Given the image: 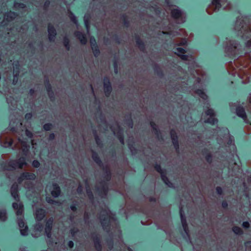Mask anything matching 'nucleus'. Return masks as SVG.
Masks as SVG:
<instances>
[{"label": "nucleus", "instance_id": "nucleus-1", "mask_svg": "<svg viewBox=\"0 0 251 251\" xmlns=\"http://www.w3.org/2000/svg\"><path fill=\"white\" fill-rule=\"evenodd\" d=\"M0 143L2 146L5 148L10 147L13 144H14V148L21 150L24 154H26L28 151L29 146L27 145L26 142L22 141L18 139L17 142H15L10 137H5L1 136L0 137Z\"/></svg>", "mask_w": 251, "mask_h": 251}, {"label": "nucleus", "instance_id": "nucleus-2", "mask_svg": "<svg viewBox=\"0 0 251 251\" xmlns=\"http://www.w3.org/2000/svg\"><path fill=\"white\" fill-rule=\"evenodd\" d=\"M13 207L16 211L18 218V223L20 228L21 233L22 235L27 234L28 228L23 219V205L21 202H14Z\"/></svg>", "mask_w": 251, "mask_h": 251}, {"label": "nucleus", "instance_id": "nucleus-3", "mask_svg": "<svg viewBox=\"0 0 251 251\" xmlns=\"http://www.w3.org/2000/svg\"><path fill=\"white\" fill-rule=\"evenodd\" d=\"M244 60V57H241L236 60L235 64L239 68L238 70L236 71L238 76L242 79V83H247L249 82V75H251V67L249 69L245 70V63H242Z\"/></svg>", "mask_w": 251, "mask_h": 251}, {"label": "nucleus", "instance_id": "nucleus-4", "mask_svg": "<svg viewBox=\"0 0 251 251\" xmlns=\"http://www.w3.org/2000/svg\"><path fill=\"white\" fill-rule=\"evenodd\" d=\"M222 6H224V9L226 10L230 8V4L227 3L226 0H213L211 4L206 9V11L208 14H212L214 12L219 10Z\"/></svg>", "mask_w": 251, "mask_h": 251}, {"label": "nucleus", "instance_id": "nucleus-5", "mask_svg": "<svg viewBox=\"0 0 251 251\" xmlns=\"http://www.w3.org/2000/svg\"><path fill=\"white\" fill-rule=\"evenodd\" d=\"M166 2L169 8L166 11H171L172 17L177 20L178 23H182L185 22V17L181 11L175 5H170L168 0H166Z\"/></svg>", "mask_w": 251, "mask_h": 251}, {"label": "nucleus", "instance_id": "nucleus-6", "mask_svg": "<svg viewBox=\"0 0 251 251\" xmlns=\"http://www.w3.org/2000/svg\"><path fill=\"white\" fill-rule=\"evenodd\" d=\"M100 219L101 221V225L105 228L115 221L114 216L107 208L104 209L101 212Z\"/></svg>", "mask_w": 251, "mask_h": 251}, {"label": "nucleus", "instance_id": "nucleus-7", "mask_svg": "<svg viewBox=\"0 0 251 251\" xmlns=\"http://www.w3.org/2000/svg\"><path fill=\"white\" fill-rule=\"evenodd\" d=\"M27 164L25 162V159L21 157L18 160H12L10 161L7 166L3 168V170L12 171L16 168L22 169L25 168Z\"/></svg>", "mask_w": 251, "mask_h": 251}, {"label": "nucleus", "instance_id": "nucleus-8", "mask_svg": "<svg viewBox=\"0 0 251 251\" xmlns=\"http://www.w3.org/2000/svg\"><path fill=\"white\" fill-rule=\"evenodd\" d=\"M35 175L32 173H25L18 178L19 183L23 184L25 188H30L31 186V180L34 179Z\"/></svg>", "mask_w": 251, "mask_h": 251}, {"label": "nucleus", "instance_id": "nucleus-9", "mask_svg": "<svg viewBox=\"0 0 251 251\" xmlns=\"http://www.w3.org/2000/svg\"><path fill=\"white\" fill-rule=\"evenodd\" d=\"M176 50L177 52H176V53L178 56H180L182 60L188 61L189 62H191L192 63L194 62V58L192 55L188 56L183 54L186 52L183 49L178 47L176 48Z\"/></svg>", "mask_w": 251, "mask_h": 251}, {"label": "nucleus", "instance_id": "nucleus-10", "mask_svg": "<svg viewBox=\"0 0 251 251\" xmlns=\"http://www.w3.org/2000/svg\"><path fill=\"white\" fill-rule=\"evenodd\" d=\"M205 114L207 116H209V117L206 120L204 121L205 123H209L211 124L214 125L216 123H217V120L216 119L214 118L215 113L213 109H208L205 111Z\"/></svg>", "mask_w": 251, "mask_h": 251}, {"label": "nucleus", "instance_id": "nucleus-11", "mask_svg": "<svg viewBox=\"0 0 251 251\" xmlns=\"http://www.w3.org/2000/svg\"><path fill=\"white\" fill-rule=\"evenodd\" d=\"M43 226L40 223H37L34 226L31 234L34 237H38L39 236L42 231Z\"/></svg>", "mask_w": 251, "mask_h": 251}, {"label": "nucleus", "instance_id": "nucleus-12", "mask_svg": "<svg viewBox=\"0 0 251 251\" xmlns=\"http://www.w3.org/2000/svg\"><path fill=\"white\" fill-rule=\"evenodd\" d=\"M155 170L159 173H160L162 179L163 181L169 187H171L172 185V184L168 180V179L166 176L165 173L163 171V170L161 169V167L159 165H156L155 167Z\"/></svg>", "mask_w": 251, "mask_h": 251}, {"label": "nucleus", "instance_id": "nucleus-13", "mask_svg": "<svg viewBox=\"0 0 251 251\" xmlns=\"http://www.w3.org/2000/svg\"><path fill=\"white\" fill-rule=\"evenodd\" d=\"M238 44L235 41H230L229 45L226 48L227 52H229L231 55L235 53V50L237 49Z\"/></svg>", "mask_w": 251, "mask_h": 251}, {"label": "nucleus", "instance_id": "nucleus-14", "mask_svg": "<svg viewBox=\"0 0 251 251\" xmlns=\"http://www.w3.org/2000/svg\"><path fill=\"white\" fill-rule=\"evenodd\" d=\"M53 223V219L50 218L47 221L45 227V232L46 235L48 238H50L51 237L50 231L52 227V225Z\"/></svg>", "mask_w": 251, "mask_h": 251}, {"label": "nucleus", "instance_id": "nucleus-15", "mask_svg": "<svg viewBox=\"0 0 251 251\" xmlns=\"http://www.w3.org/2000/svg\"><path fill=\"white\" fill-rule=\"evenodd\" d=\"M180 215L181 221V223H182V225L183 229H184L185 232L186 233V234L188 236H189V235H188L189 231H188V226H187V225L186 223V221L183 216V211L181 209H180Z\"/></svg>", "mask_w": 251, "mask_h": 251}, {"label": "nucleus", "instance_id": "nucleus-16", "mask_svg": "<svg viewBox=\"0 0 251 251\" xmlns=\"http://www.w3.org/2000/svg\"><path fill=\"white\" fill-rule=\"evenodd\" d=\"M35 216L37 221H40L45 217V211L42 209H37L35 212Z\"/></svg>", "mask_w": 251, "mask_h": 251}, {"label": "nucleus", "instance_id": "nucleus-17", "mask_svg": "<svg viewBox=\"0 0 251 251\" xmlns=\"http://www.w3.org/2000/svg\"><path fill=\"white\" fill-rule=\"evenodd\" d=\"M90 42L91 43L92 49L93 51L94 54L95 56H97L98 55L99 53V51L98 50V47L97 46H96V40L94 38L91 37L90 39Z\"/></svg>", "mask_w": 251, "mask_h": 251}, {"label": "nucleus", "instance_id": "nucleus-18", "mask_svg": "<svg viewBox=\"0 0 251 251\" xmlns=\"http://www.w3.org/2000/svg\"><path fill=\"white\" fill-rule=\"evenodd\" d=\"M49 38L50 41H52L55 38L56 31L53 26L51 25H49L48 26Z\"/></svg>", "mask_w": 251, "mask_h": 251}, {"label": "nucleus", "instance_id": "nucleus-19", "mask_svg": "<svg viewBox=\"0 0 251 251\" xmlns=\"http://www.w3.org/2000/svg\"><path fill=\"white\" fill-rule=\"evenodd\" d=\"M11 193L12 196L15 200H19V195L18 194V185L16 184H14L11 187Z\"/></svg>", "mask_w": 251, "mask_h": 251}, {"label": "nucleus", "instance_id": "nucleus-20", "mask_svg": "<svg viewBox=\"0 0 251 251\" xmlns=\"http://www.w3.org/2000/svg\"><path fill=\"white\" fill-rule=\"evenodd\" d=\"M237 115L243 119L245 122H246L247 116L243 108L239 107L236 109Z\"/></svg>", "mask_w": 251, "mask_h": 251}, {"label": "nucleus", "instance_id": "nucleus-21", "mask_svg": "<svg viewBox=\"0 0 251 251\" xmlns=\"http://www.w3.org/2000/svg\"><path fill=\"white\" fill-rule=\"evenodd\" d=\"M171 136L172 139L173 144L174 145V146L176 150H177V148H178V144L177 141V136L176 135V132L175 130H171Z\"/></svg>", "mask_w": 251, "mask_h": 251}, {"label": "nucleus", "instance_id": "nucleus-22", "mask_svg": "<svg viewBox=\"0 0 251 251\" xmlns=\"http://www.w3.org/2000/svg\"><path fill=\"white\" fill-rule=\"evenodd\" d=\"M60 193L59 187L56 184H54L52 185V190L51 191V193L52 196L54 197H58Z\"/></svg>", "mask_w": 251, "mask_h": 251}, {"label": "nucleus", "instance_id": "nucleus-23", "mask_svg": "<svg viewBox=\"0 0 251 251\" xmlns=\"http://www.w3.org/2000/svg\"><path fill=\"white\" fill-rule=\"evenodd\" d=\"M104 90L106 96H109L111 91V87L109 80H104Z\"/></svg>", "mask_w": 251, "mask_h": 251}, {"label": "nucleus", "instance_id": "nucleus-24", "mask_svg": "<svg viewBox=\"0 0 251 251\" xmlns=\"http://www.w3.org/2000/svg\"><path fill=\"white\" fill-rule=\"evenodd\" d=\"M75 35L82 44H85L86 43L85 36L83 33L79 31H77L75 33Z\"/></svg>", "mask_w": 251, "mask_h": 251}, {"label": "nucleus", "instance_id": "nucleus-25", "mask_svg": "<svg viewBox=\"0 0 251 251\" xmlns=\"http://www.w3.org/2000/svg\"><path fill=\"white\" fill-rule=\"evenodd\" d=\"M16 17V15L14 12H9L6 14H5L4 16V19L7 21H10L14 19H15Z\"/></svg>", "mask_w": 251, "mask_h": 251}, {"label": "nucleus", "instance_id": "nucleus-26", "mask_svg": "<svg viewBox=\"0 0 251 251\" xmlns=\"http://www.w3.org/2000/svg\"><path fill=\"white\" fill-rule=\"evenodd\" d=\"M6 219L7 215L5 210H0V220L1 221H5Z\"/></svg>", "mask_w": 251, "mask_h": 251}, {"label": "nucleus", "instance_id": "nucleus-27", "mask_svg": "<svg viewBox=\"0 0 251 251\" xmlns=\"http://www.w3.org/2000/svg\"><path fill=\"white\" fill-rule=\"evenodd\" d=\"M195 93L202 99L206 100L207 99L206 95L201 90H198Z\"/></svg>", "mask_w": 251, "mask_h": 251}, {"label": "nucleus", "instance_id": "nucleus-28", "mask_svg": "<svg viewBox=\"0 0 251 251\" xmlns=\"http://www.w3.org/2000/svg\"><path fill=\"white\" fill-rule=\"evenodd\" d=\"M233 231L235 233L237 234H240L242 232V229L240 227L237 226L233 227Z\"/></svg>", "mask_w": 251, "mask_h": 251}, {"label": "nucleus", "instance_id": "nucleus-29", "mask_svg": "<svg viewBox=\"0 0 251 251\" xmlns=\"http://www.w3.org/2000/svg\"><path fill=\"white\" fill-rule=\"evenodd\" d=\"M25 7V5L23 3H15L14 4V7L17 9L24 8Z\"/></svg>", "mask_w": 251, "mask_h": 251}, {"label": "nucleus", "instance_id": "nucleus-30", "mask_svg": "<svg viewBox=\"0 0 251 251\" xmlns=\"http://www.w3.org/2000/svg\"><path fill=\"white\" fill-rule=\"evenodd\" d=\"M186 41L185 39H181L180 42L178 43H176V45L178 47L180 46H184L186 44Z\"/></svg>", "mask_w": 251, "mask_h": 251}, {"label": "nucleus", "instance_id": "nucleus-31", "mask_svg": "<svg viewBox=\"0 0 251 251\" xmlns=\"http://www.w3.org/2000/svg\"><path fill=\"white\" fill-rule=\"evenodd\" d=\"M196 73L198 75H203V72L200 69L199 67H197V69H196Z\"/></svg>", "mask_w": 251, "mask_h": 251}, {"label": "nucleus", "instance_id": "nucleus-32", "mask_svg": "<svg viewBox=\"0 0 251 251\" xmlns=\"http://www.w3.org/2000/svg\"><path fill=\"white\" fill-rule=\"evenodd\" d=\"M52 125L50 124H45L44 126V128L45 130H49L51 128Z\"/></svg>", "mask_w": 251, "mask_h": 251}, {"label": "nucleus", "instance_id": "nucleus-33", "mask_svg": "<svg viewBox=\"0 0 251 251\" xmlns=\"http://www.w3.org/2000/svg\"><path fill=\"white\" fill-rule=\"evenodd\" d=\"M93 159L95 160V161L96 162H97V163H99L100 161L99 158L97 156L96 154H94L93 155Z\"/></svg>", "mask_w": 251, "mask_h": 251}, {"label": "nucleus", "instance_id": "nucleus-34", "mask_svg": "<svg viewBox=\"0 0 251 251\" xmlns=\"http://www.w3.org/2000/svg\"><path fill=\"white\" fill-rule=\"evenodd\" d=\"M47 201L49 203H51V204H54V205H55L56 203H57V202L52 200L50 198H47Z\"/></svg>", "mask_w": 251, "mask_h": 251}, {"label": "nucleus", "instance_id": "nucleus-35", "mask_svg": "<svg viewBox=\"0 0 251 251\" xmlns=\"http://www.w3.org/2000/svg\"><path fill=\"white\" fill-rule=\"evenodd\" d=\"M32 165L34 167L37 168L39 166L40 163L38 161L34 160L32 163Z\"/></svg>", "mask_w": 251, "mask_h": 251}, {"label": "nucleus", "instance_id": "nucleus-36", "mask_svg": "<svg viewBox=\"0 0 251 251\" xmlns=\"http://www.w3.org/2000/svg\"><path fill=\"white\" fill-rule=\"evenodd\" d=\"M71 20L74 22L75 24H76V20L75 17L72 14H71L70 15Z\"/></svg>", "mask_w": 251, "mask_h": 251}, {"label": "nucleus", "instance_id": "nucleus-37", "mask_svg": "<svg viewBox=\"0 0 251 251\" xmlns=\"http://www.w3.org/2000/svg\"><path fill=\"white\" fill-rule=\"evenodd\" d=\"M64 45L66 47V48L67 49H69V47L68 46V45H69V41H68V39H65L64 40Z\"/></svg>", "mask_w": 251, "mask_h": 251}, {"label": "nucleus", "instance_id": "nucleus-38", "mask_svg": "<svg viewBox=\"0 0 251 251\" xmlns=\"http://www.w3.org/2000/svg\"><path fill=\"white\" fill-rule=\"evenodd\" d=\"M250 224L247 222H245L243 223V226L245 228H248L249 227Z\"/></svg>", "mask_w": 251, "mask_h": 251}, {"label": "nucleus", "instance_id": "nucleus-39", "mask_svg": "<svg viewBox=\"0 0 251 251\" xmlns=\"http://www.w3.org/2000/svg\"><path fill=\"white\" fill-rule=\"evenodd\" d=\"M217 192L218 194H221L222 192V189L221 187H218L216 188Z\"/></svg>", "mask_w": 251, "mask_h": 251}, {"label": "nucleus", "instance_id": "nucleus-40", "mask_svg": "<svg viewBox=\"0 0 251 251\" xmlns=\"http://www.w3.org/2000/svg\"><path fill=\"white\" fill-rule=\"evenodd\" d=\"M95 246H96V248H97V250H98V251H100V245L99 243H96Z\"/></svg>", "mask_w": 251, "mask_h": 251}, {"label": "nucleus", "instance_id": "nucleus-41", "mask_svg": "<svg viewBox=\"0 0 251 251\" xmlns=\"http://www.w3.org/2000/svg\"><path fill=\"white\" fill-rule=\"evenodd\" d=\"M246 247L247 248H251V241L247 242L246 243Z\"/></svg>", "mask_w": 251, "mask_h": 251}, {"label": "nucleus", "instance_id": "nucleus-42", "mask_svg": "<svg viewBox=\"0 0 251 251\" xmlns=\"http://www.w3.org/2000/svg\"><path fill=\"white\" fill-rule=\"evenodd\" d=\"M25 133H26V135L27 136H28L29 137H31L32 133L30 131H29L27 130H26V131H25Z\"/></svg>", "mask_w": 251, "mask_h": 251}, {"label": "nucleus", "instance_id": "nucleus-43", "mask_svg": "<svg viewBox=\"0 0 251 251\" xmlns=\"http://www.w3.org/2000/svg\"><path fill=\"white\" fill-rule=\"evenodd\" d=\"M77 232V230L73 229L71 230V234L73 236H75V233Z\"/></svg>", "mask_w": 251, "mask_h": 251}, {"label": "nucleus", "instance_id": "nucleus-44", "mask_svg": "<svg viewBox=\"0 0 251 251\" xmlns=\"http://www.w3.org/2000/svg\"><path fill=\"white\" fill-rule=\"evenodd\" d=\"M18 75V72L15 70V69L14 70V80H13V81H15V78L17 76V75Z\"/></svg>", "mask_w": 251, "mask_h": 251}, {"label": "nucleus", "instance_id": "nucleus-45", "mask_svg": "<svg viewBox=\"0 0 251 251\" xmlns=\"http://www.w3.org/2000/svg\"><path fill=\"white\" fill-rule=\"evenodd\" d=\"M68 246L70 248H72L74 246V243L72 241H70L68 243Z\"/></svg>", "mask_w": 251, "mask_h": 251}, {"label": "nucleus", "instance_id": "nucleus-46", "mask_svg": "<svg viewBox=\"0 0 251 251\" xmlns=\"http://www.w3.org/2000/svg\"><path fill=\"white\" fill-rule=\"evenodd\" d=\"M179 32H180V33L179 34H184L185 35V31L184 29H180L179 30Z\"/></svg>", "mask_w": 251, "mask_h": 251}, {"label": "nucleus", "instance_id": "nucleus-47", "mask_svg": "<svg viewBox=\"0 0 251 251\" xmlns=\"http://www.w3.org/2000/svg\"><path fill=\"white\" fill-rule=\"evenodd\" d=\"M31 117V115L30 113H28L25 115V118H26V119L30 118Z\"/></svg>", "mask_w": 251, "mask_h": 251}, {"label": "nucleus", "instance_id": "nucleus-48", "mask_svg": "<svg viewBox=\"0 0 251 251\" xmlns=\"http://www.w3.org/2000/svg\"><path fill=\"white\" fill-rule=\"evenodd\" d=\"M247 46H251V39L248 41L247 43Z\"/></svg>", "mask_w": 251, "mask_h": 251}, {"label": "nucleus", "instance_id": "nucleus-49", "mask_svg": "<svg viewBox=\"0 0 251 251\" xmlns=\"http://www.w3.org/2000/svg\"><path fill=\"white\" fill-rule=\"evenodd\" d=\"M54 137V135L53 134H51L50 135L49 138L50 139H52Z\"/></svg>", "mask_w": 251, "mask_h": 251}, {"label": "nucleus", "instance_id": "nucleus-50", "mask_svg": "<svg viewBox=\"0 0 251 251\" xmlns=\"http://www.w3.org/2000/svg\"><path fill=\"white\" fill-rule=\"evenodd\" d=\"M222 205L224 207H226L227 205V204L226 202H223L222 203Z\"/></svg>", "mask_w": 251, "mask_h": 251}, {"label": "nucleus", "instance_id": "nucleus-51", "mask_svg": "<svg viewBox=\"0 0 251 251\" xmlns=\"http://www.w3.org/2000/svg\"><path fill=\"white\" fill-rule=\"evenodd\" d=\"M71 209L73 210V211H75L76 209V208L75 206H71Z\"/></svg>", "mask_w": 251, "mask_h": 251}, {"label": "nucleus", "instance_id": "nucleus-52", "mask_svg": "<svg viewBox=\"0 0 251 251\" xmlns=\"http://www.w3.org/2000/svg\"><path fill=\"white\" fill-rule=\"evenodd\" d=\"M120 141L122 144H124V139L123 137H120Z\"/></svg>", "mask_w": 251, "mask_h": 251}, {"label": "nucleus", "instance_id": "nucleus-53", "mask_svg": "<svg viewBox=\"0 0 251 251\" xmlns=\"http://www.w3.org/2000/svg\"><path fill=\"white\" fill-rule=\"evenodd\" d=\"M87 194H88V196H89L90 198H91V193L90 192L87 191Z\"/></svg>", "mask_w": 251, "mask_h": 251}, {"label": "nucleus", "instance_id": "nucleus-54", "mask_svg": "<svg viewBox=\"0 0 251 251\" xmlns=\"http://www.w3.org/2000/svg\"><path fill=\"white\" fill-rule=\"evenodd\" d=\"M210 156H208L206 158V160H207V161H210Z\"/></svg>", "mask_w": 251, "mask_h": 251}, {"label": "nucleus", "instance_id": "nucleus-55", "mask_svg": "<svg viewBox=\"0 0 251 251\" xmlns=\"http://www.w3.org/2000/svg\"><path fill=\"white\" fill-rule=\"evenodd\" d=\"M249 102L251 104V95L250 97H249Z\"/></svg>", "mask_w": 251, "mask_h": 251}, {"label": "nucleus", "instance_id": "nucleus-56", "mask_svg": "<svg viewBox=\"0 0 251 251\" xmlns=\"http://www.w3.org/2000/svg\"><path fill=\"white\" fill-rule=\"evenodd\" d=\"M85 25H86V26L87 27V30H88V24L85 22Z\"/></svg>", "mask_w": 251, "mask_h": 251}, {"label": "nucleus", "instance_id": "nucleus-57", "mask_svg": "<svg viewBox=\"0 0 251 251\" xmlns=\"http://www.w3.org/2000/svg\"><path fill=\"white\" fill-rule=\"evenodd\" d=\"M238 23V22H237L236 23V26L237 25ZM236 29L238 30V28L236 26Z\"/></svg>", "mask_w": 251, "mask_h": 251}, {"label": "nucleus", "instance_id": "nucleus-58", "mask_svg": "<svg viewBox=\"0 0 251 251\" xmlns=\"http://www.w3.org/2000/svg\"><path fill=\"white\" fill-rule=\"evenodd\" d=\"M32 145L33 146V147H34V143L33 141H32Z\"/></svg>", "mask_w": 251, "mask_h": 251}, {"label": "nucleus", "instance_id": "nucleus-59", "mask_svg": "<svg viewBox=\"0 0 251 251\" xmlns=\"http://www.w3.org/2000/svg\"><path fill=\"white\" fill-rule=\"evenodd\" d=\"M48 91L49 92V95L50 96V91H49V88H48Z\"/></svg>", "mask_w": 251, "mask_h": 251}, {"label": "nucleus", "instance_id": "nucleus-60", "mask_svg": "<svg viewBox=\"0 0 251 251\" xmlns=\"http://www.w3.org/2000/svg\"><path fill=\"white\" fill-rule=\"evenodd\" d=\"M198 81H200V78L199 77H198Z\"/></svg>", "mask_w": 251, "mask_h": 251}, {"label": "nucleus", "instance_id": "nucleus-61", "mask_svg": "<svg viewBox=\"0 0 251 251\" xmlns=\"http://www.w3.org/2000/svg\"><path fill=\"white\" fill-rule=\"evenodd\" d=\"M30 93H31V94H32V90H30Z\"/></svg>", "mask_w": 251, "mask_h": 251}, {"label": "nucleus", "instance_id": "nucleus-62", "mask_svg": "<svg viewBox=\"0 0 251 251\" xmlns=\"http://www.w3.org/2000/svg\"><path fill=\"white\" fill-rule=\"evenodd\" d=\"M113 132H114V134H116V133H115V131H113Z\"/></svg>", "mask_w": 251, "mask_h": 251}]
</instances>
